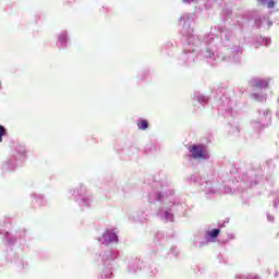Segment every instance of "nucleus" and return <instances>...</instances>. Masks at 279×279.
<instances>
[{
  "mask_svg": "<svg viewBox=\"0 0 279 279\" xmlns=\"http://www.w3.org/2000/svg\"><path fill=\"white\" fill-rule=\"evenodd\" d=\"M220 233H221L220 229H214L213 231L207 232L210 239H217V236H219Z\"/></svg>",
  "mask_w": 279,
  "mask_h": 279,
  "instance_id": "nucleus-5",
  "label": "nucleus"
},
{
  "mask_svg": "<svg viewBox=\"0 0 279 279\" xmlns=\"http://www.w3.org/2000/svg\"><path fill=\"white\" fill-rule=\"evenodd\" d=\"M255 86L256 88H267L269 86V83H267V81H258Z\"/></svg>",
  "mask_w": 279,
  "mask_h": 279,
  "instance_id": "nucleus-6",
  "label": "nucleus"
},
{
  "mask_svg": "<svg viewBox=\"0 0 279 279\" xmlns=\"http://www.w3.org/2000/svg\"><path fill=\"white\" fill-rule=\"evenodd\" d=\"M194 0H183V3H193Z\"/></svg>",
  "mask_w": 279,
  "mask_h": 279,
  "instance_id": "nucleus-8",
  "label": "nucleus"
},
{
  "mask_svg": "<svg viewBox=\"0 0 279 279\" xmlns=\"http://www.w3.org/2000/svg\"><path fill=\"white\" fill-rule=\"evenodd\" d=\"M138 130H147L149 128V122L147 120H142L137 123Z\"/></svg>",
  "mask_w": 279,
  "mask_h": 279,
  "instance_id": "nucleus-4",
  "label": "nucleus"
},
{
  "mask_svg": "<svg viewBox=\"0 0 279 279\" xmlns=\"http://www.w3.org/2000/svg\"><path fill=\"white\" fill-rule=\"evenodd\" d=\"M8 134V130L4 129L3 125H0V143H3V136Z\"/></svg>",
  "mask_w": 279,
  "mask_h": 279,
  "instance_id": "nucleus-7",
  "label": "nucleus"
},
{
  "mask_svg": "<svg viewBox=\"0 0 279 279\" xmlns=\"http://www.w3.org/2000/svg\"><path fill=\"white\" fill-rule=\"evenodd\" d=\"M189 150L194 160H206V158H208L206 147L204 145H193L189 148Z\"/></svg>",
  "mask_w": 279,
  "mask_h": 279,
  "instance_id": "nucleus-1",
  "label": "nucleus"
},
{
  "mask_svg": "<svg viewBox=\"0 0 279 279\" xmlns=\"http://www.w3.org/2000/svg\"><path fill=\"white\" fill-rule=\"evenodd\" d=\"M65 38H66V37H65V36H63V38H60V40H62V43H64Z\"/></svg>",
  "mask_w": 279,
  "mask_h": 279,
  "instance_id": "nucleus-9",
  "label": "nucleus"
},
{
  "mask_svg": "<svg viewBox=\"0 0 279 279\" xmlns=\"http://www.w3.org/2000/svg\"><path fill=\"white\" fill-rule=\"evenodd\" d=\"M100 241L104 243V245H108V243H114V241H117V234L112 231H106L100 238Z\"/></svg>",
  "mask_w": 279,
  "mask_h": 279,
  "instance_id": "nucleus-2",
  "label": "nucleus"
},
{
  "mask_svg": "<svg viewBox=\"0 0 279 279\" xmlns=\"http://www.w3.org/2000/svg\"><path fill=\"white\" fill-rule=\"evenodd\" d=\"M260 5H266V8H275L276 5V0H257Z\"/></svg>",
  "mask_w": 279,
  "mask_h": 279,
  "instance_id": "nucleus-3",
  "label": "nucleus"
}]
</instances>
